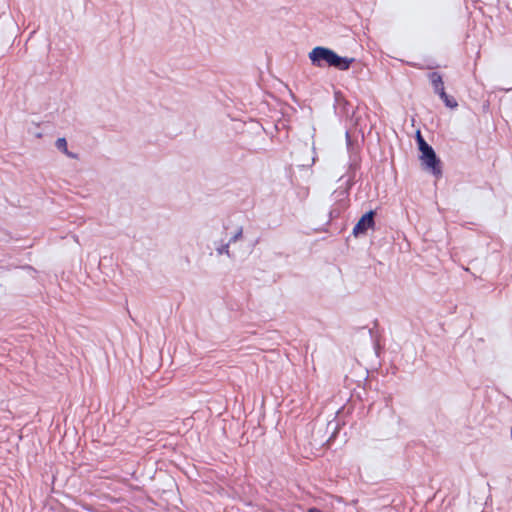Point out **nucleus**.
Here are the masks:
<instances>
[{
	"mask_svg": "<svg viewBox=\"0 0 512 512\" xmlns=\"http://www.w3.org/2000/svg\"><path fill=\"white\" fill-rule=\"evenodd\" d=\"M416 142L420 151V160L424 167L429 170L434 176L442 175L441 161L436 155L433 147L428 144L418 131L416 134Z\"/></svg>",
	"mask_w": 512,
	"mask_h": 512,
	"instance_id": "f03ea898",
	"label": "nucleus"
},
{
	"mask_svg": "<svg viewBox=\"0 0 512 512\" xmlns=\"http://www.w3.org/2000/svg\"><path fill=\"white\" fill-rule=\"evenodd\" d=\"M428 79L430 80V82L432 84L434 93L440 97V99L444 102L446 107L454 109L458 106V103L455 100V98L449 96L445 92L443 78L440 73L435 72V71L430 72L428 74Z\"/></svg>",
	"mask_w": 512,
	"mask_h": 512,
	"instance_id": "7ed1b4c3",
	"label": "nucleus"
},
{
	"mask_svg": "<svg viewBox=\"0 0 512 512\" xmlns=\"http://www.w3.org/2000/svg\"><path fill=\"white\" fill-rule=\"evenodd\" d=\"M55 146L58 150L65 153L67 152V141L64 137L58 138L55 142Z\"/></svg>",
	"mask_w": 512,
	"mask_h": 512,
	"instance_id": "0eeeda50",
	"label": "nucleus"
},
{
	"mask_svg": "<svg viewBox=\"0 0 512 512\" xmlns=\"http://www.w3.org/2000/svg\"><path fill=\"white\" fill-rule=\"evenodd\" d=\"M308 57L315 67H332L340 71H347L355 61L353 57L340 56L334 50L324 46L314 47Z\"/></svg>",
	"mask_w": 512,
	"mask_h": 512,
	"instance_id": "f257e3e1",
	"label": "nucleus"
},
{
	"mask_svg": "<svg viewBox=\"0 0 512 512\" xmlns=\"http://www.w3.org/2000/svg\"><path fill=\"white\" fill-rule=\"evenodd\" d=\"M353 177L352 175L349 176V181H352L353 180Z\"/></svg>",
	"mask_w": 512,
	"mask_h": 512,
	"instance_id": "9b49d317",
	"label": "nucleus"
},
{
	"mask_svg": "<svg viewBox=\"0 0 512 512\" xmlns=\"http://www.w3.org/2000/svg\"><path fill=\"white\" fill-rule=\"evenodd\" d=\"M230 243L229 242H221L218 246H216V252L218 255L225 254L228 257H232L229 250Z\"/></svg>",
	"mask_w": 512,
	"mask_h": 512,
	"instance_id": "423d86ee",
	"label": "nucleus"
},
{
	"mask_svg": "<svg viewBox=\"0 0 512 512\" xmlns=\"http://www.w3.org/2000/svg\"><path fill=\"white\" fill-rule=\"evenodd\" d=\"M375 210H369L364 213L353 227L352 234L355 237L365 235L369 229L375 227Z\"/></svg>",
	"mask_w": 512,
	"mask_h": 512,
	"instance_id": "20e7f679",
	"label": "nucleus"
},
{
	"mask_svg": "<svg viewBox=\"0 0 512 512\" xmlns=\"http://www.w3.org/2000/svg\"><path fill=\"white\" fill-rule=\"evenodd\" d=\"M346 145L349 154V169L355 172L359 168V145L351 139L350 133H345Z\"/></svg>",
	"mask_w": 512,
	"mask_h": 512,
	"instance_id": "39448f33",
	"label": "nucleus"
},
{
	"mask_svg": "<svg viewBox=\"0 0 512 512\" xmlns=\"http://www.w3.org/2000/svg\"><path fill=\"white\" fill-rule=\"evenodd\" d=\"M243 235L242 227L238 228L236 233L228 240L230 244L237 242Z\"/></svg>",
	"mask_w": 512,
	"mask_h": 512,
	"instance_id": "6e6552de",
	"label": "nucleus"
},
{
	"mask_svg": "<svg viewBox=\"0 0 512 512\" xmlns=\"http://www.w3.org/2000/svg\"><path fill=\"white\" fill-rule=\"evenodd\" d=\"M307 512H323V511L317 507H311L308 509Z\"/></svg>",
	"mask_w": 512,
	"mask_h": 512,
	"instance_id": "9d476101",
	"label": "nucleus"
},
{
	"mask_svg": "<svg viewBox=\"0 0 512 512\" xmlns=\"http://www.w3.org/2000/svg\"><path fill=\"white\" fill-rule=\"evenodd\" d=\"M511 438H512V426H511Z\"/></svg>",
	"mask_w": 512,
	"mask_h": 512,
	"instance_id": "f8f14e48",
	"label": "nucleus"
},
{
	"mask_svg": "<svg viewBox=\"0 0 512 512\" xmlns=\"http://www.w3.org/2000/svg\"><path fill=\"white\" fill-rule=\"evenodd\" d=\"M66 156L72 159H77L78 155L76 153H73L67 149V152L64 153Z\"/></svg>",
	"mask_w": 512,
	"mask_h": 512,
	"instance_id": "1a4fd4ad",
	"label": "nucleus"
}]
</instances>
